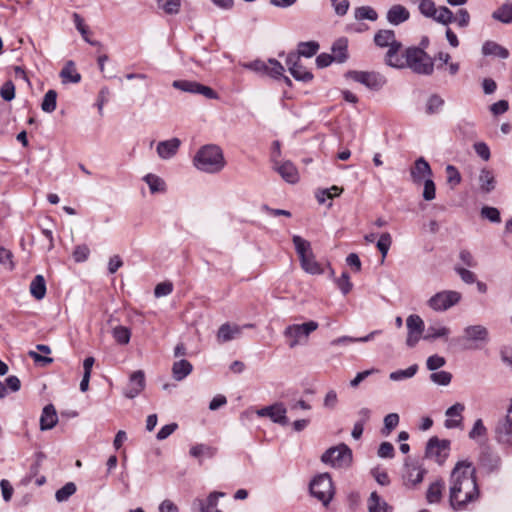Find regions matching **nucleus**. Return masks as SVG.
Here are the masks:
<instances>
[{
	"label": "nucleus",
	"instance_id": "obj_42",
	"mask_svg": "<svg viewBox=\"0 0 512 512\" xmlns=\"http://www.w3.org/2000/svg\"><path fill=\"white\" fill-rule=\"evenodd\" d=\"M318 50L319 44L316 41L301 42L298 45V52L295 54L298 55L299 58L300 56L310 58L314 56Z\"/></svg>",
	"mask_w": 512,
	"mask_h": 512
},
{
	"label": "nucleus",
	"instance_id": "obj_15",
	"mask_svg": "<svg viewBox=\"0 0 512 512\" xmlns=\"http://www.w3.org/2000/svg\"><path fill=\"white\" fill-rule=\"evenodd\" d=\"M287 409L283 403H275L257 410V415L260 417H269L274 423L287 425L289 420L286 416Z\"/></svg>",
	"mask_w": 512,
	"mask_h": 512
},
{
	"label": "nucleus",
	"instance_id": "obj_29",
	"mask_svg": "<svg viewBox=\"0 0 512 512\" xmlns=\"http://www.w3.org/2000/svg\"><path fill=\"white\" fill-rule=\"evenodd\" d=\"M479 186L481 192L488 194L496 187V180L492 171L484 168L479 174Z\"/></svg>",
	"mask_w": 512,
	"mask_h": 512
},
{
	"label": "nucleus",
	"instance_id": "obj_23",
	"mask_svg": "<svg viewBox=\"0 0 512 512\" xmlns=\"http://www.w3.org/2000/svg\"><path fill=\"white\" fill-rule=\"evenodd\" d=\"M495 440L505 448H512V427L499 421L495 427Z\"/></svg>",
	"mask_w": 512,
	"mask_h": 512
},
{
	"label": "nucleus",
	"instance_id": "obj_60",
	"mask_svg": "<svg viewBox=\"0 0 512 512\" xmlns=\"http://www.w3.org/2000/svg\"><path fill=\"white\" fill-rule=\"evenodd\" d=\"M0 95L3 100L5 101H11L15 97V85L12 81H6L1 89H0Z\"/></svg>",
	"mask_w": 512,
	"mask_h": 512
},
{
	"label": "nucleus",
	"instance_id": "obj_48",
	"mask_svg": "<svg viewBox=\"0 0 512 512\" xmlns=\"http://www.w3.org/2000/svg\"><path fill=\"white\" fill-rule=\"evenodd\" d=\"M444 105V99L438 94L431 95L426 103V113L429 115L438 113Z\"/></svg>",
	"mask_w": 512,
	"mask_h": 512
},
{
	"label": "nucleus",
	"instance_id": "obj_25",
	"mask_svg": "<svg viewBox=\"0 0 512 512\" xmlns=\"http://www.w3.org/2000/svg\"><path fill=\"white\" fill-rule=\"evenodd\" d=\"M58 422V416L55 407L52 404L46 405L40 417V429L42 431L52 429Z\"/></svg>",
	"mask_w": 512,
	"mask_h": 512
},
{
	"label": "nucleus",
	"instance_id": "obj_49",
	"mask_svg": "<svg viewBox=\"0 0 512 512\" xmlns=\"http://www.w3.org/2000/svg\"><path fill=\"white\" fill-rule=\"evenodd\" d=\"M76 492V485L72 482L66 483L62 488L56 491L55 498L58 502L68 500Z\"/></svg>",
	"mask_w": 512,
	"mask_h": 512
},
{
	"label": "nucleus",
	"instance_id": "obj_56",
	"mask_svg": "<svg viewBox=\"0 0 512 512\" xmlns=\"http://www.w3.org/2000/svg\"><path fill=\"white\" fill-rule=\"evenodd\" d=\"M445 171L447 176V182L449 185L454 187L461 182V175L455 166L447 165Z\"/></svg>",
	"mask_w": 512,
	"mask_h": 512
},
{
	"label": "nucleus",
	"instance_id": "obj_10",
	"mask_svg": "<svg viewBox=\"0 0 512 512\" xmlns=\"http://www.w3.org/2000/svg\"><path fill=\"white\" fill-rule=\"evenodd\" d=\"M449 450V440H440L437 437H432L427 442L425 455L428 458L434 459L437 463L443 464L446 458L448 457Z\"/></svg>",
	"mask_w": 512,
	"mask_h": 512
},
{
	"label": "nucleus",
	"instance_id": "obj_31",
	"mask_svg": "<svg viewBox=\"0 0 512 512\" xmlns=\"http://www.w3.org/2000/svg\"><path fill=\"white\" fill-rule=\"evenodd\" d=\"M450 334V329L439 323H434L428 326L426 334L423 336L424 340L433 341L438 338H447Z\"/></svg>",
	"mask_w": 512,
	"mask_h": 512
},
{
	"label": "nucleus",
	"instance_id": "obj_63",
	"mask_svg": "<svg viewBox=\"0 0 512 512\" xmlns=\"http://www.w3.org/2000/svg\"><path fill=\"white\" fill-rule=\"evenodd\" d=\"M90 249L87 245H78L75 247L73 257L76 262H84L88 259Z\"/></svg>",
	"mask_w": 512,
	"mask_h": 512
},
{
	"label": "nucleus",
	"instance_id": "obj_1",
	"mask_svg": "<svg viewBox=\"0 0 512 512\" xmlns=\"http://www.w3.org/2000/svg\"><path fill=\"white\" fill-rule=\"evenodd\" d=\"M449 502L455 511L465 510L479 499L476 470L471 462L459 461L450 474Z\"/></svg>",
	"mask_w": 512,
	"mask_h": 512
},
{
	"label": "nucleus",
	"instance_id": "obj_12",
	"mask_svg": "<svg viewBox=\"0 0 512 512\" xmlns=\"http://www.w3.org/2000/svg\"><path fill=\"white\" fill-rule=\"evenodd\" d=\"M172 86L183 92L203 95L207 99H218V94L212 88L196 81L175 80Z\"/></svg>",
	"mask_w": 512,
	"mask_h": 512
},
{
	"label": "nucleus",
	"instance_id": "obj_38",
	"mask_svg": "<svg viewBox=\"0 0 512 512\" xmlns=\"http://www.w3.org/2000/svg\"><path fill=\"white\" fill-rule=\"evenodd\" d=\"M354 18L357 21L369 20L374 22L378 19V13L371 6H360L355 8Z\"/></svg>",
	"mask_w": 512,
	"mask_h": 512
},
{
	"label": "nucleus",
	"instance_id": "obj_57",
	"mask_svg": "<svg viewBox=\"0 0 512 512\" xmlns=\"http://www.w3.org/2000/svg\"><path fill=\"white\" fill-rule=\"evenodd\" d=\"M336 284L344 295L348 294L353 287L347 272H343L342 275L336 279Z\"/></svg>",
	"mask_w": 512,
	"mask_h": 512
},
{
	"label": "nucleus",
	"instance_id": "obj_9",
	"mask_svg": "<svg viewBox=\"0 0 512 512\" xmlns=\"http://www.w3.org/2000/svg\"><path fill=\"white\" fill-rule=\"evenodd\" d=\"M460 300L461 294L459 292L453 290H445L433 295L429 299L428 305L435 311H446L452 306L458 304Z\"/></svg>",
	"mask_w": 512,
	"mask_h": 512
},
{
	"label": "nucleus",
	"instance_id": "obj_21",
	"mask_svg": "<svg viewBox=\"0 0 512 512\" xmlns=\"http://www.w3.org/2000/svg\"><path fill=\"white\" fill-rule=\"evenodd\" d=\"M402 44L400 42H394L388 47V51L385 55V63L393 68H404L406 58L400 54Z\"/></svg>",
	"mask_w": 512,
	"mask_h": 512
},
{
	"label": "nucleus",
	"instance_id": "obj_16",
	"mask_svg": "<svg viewBox=\"0 0 512 512\" xmlns=\"http://www.w3.org/2000/svg\"><path fill=\"white\" fill-rule=\"evenodd\" d=\"M410 176L413 183L421 184L427 178L430 179L433 176V172L429 163L423 157H419L410 169Z\"/></svg>",
	"mask_w": 512,
	"mask_h": 512
},
{
	"label": "nucleus",
	"instance_id": "obj_7",
	"mask_svg": "<svg viewBox=\"0 0 512 512\" xmlns=\"http://www.w3.org/2000/svg\"><path fill=\"white\" fill-rule=\"evenodd\" d=\"M427 470L416 460L406 459L402 474L403 485L408 489H414L422 483Z\"/></svg>",
	"mask_w": 512,
	"mask_h": 512
},
{
	"label": "nucleus",
	"instance_id": "obj_17",
	"mask_svg": "<svg viewBox=\"0 0 512 512\" xmlns=\"http://www.w3.org/2000/svg\"><path fill=\"white\" fill-rule=\"evenodd\" d=\"M145 388V374L142 370L133 372L130 375L129 383L124 390L125 397L133 399Z\"/></svg>",
	"mask_w": 512,
	"mask_h": 512
},
{
	"label": "nucleus",
	"instance_id": "obj_44",
	"mask_svg": "<svg viewBox=\"0 0 512 512\" xmlns=\"http://www.w3.org/2000/svg\"><path fill=\"white\" fill-rule=\"evenodd\" d=\"M216 451L214 447L205 444H197L191 447L189 453L192 457L200 458L201 456L213 457Z\"/></svg>",
	"mask_w": 512,
	"mask_h": 512
},
{
	"label": "nucleus",
	"instance_id": "obj_11",
	"mask_svg": "<svg viewBox=\"0 0 512 512\" xmlns=\"http://www.w3.org/2000/svg\"><path fill=\"white\" fill-rule=\"evenodd\" d=\"M346 76L355 82L361 83L369 89L379 90L386 83L385 78L376 72L349 71Z\"/></svg>",
	"mask_w": 512,
	"mask_h": 512
},
{
	"label": "nucleus",
	"instance_id": "obj_22",
	"mask_svg": "<svg viewBox=\"0 0 512 512\" xmlns=\"http://www.w3.org/2000/svg\"><path fill=\"white\" fill-rule=\"evenodd\" d=\"M180 145V139L171 138L169 140L160 141L157 145L156 151L161 159L167 160L176 155Z\"/></svg>",
	"mask_w": 512,
	"mask_h": 512
},
{
	"label": "nucleus",
	"instance_id": "obj_30",
	"mask_svg": "<svg viewBox=\"0 0 512 512\" xmlns=\"http://www.w3.org/2000/svg\"><path fill=\"white\" fill-rule=\"evenodd\" d=\"M192 370V364L185 359H181L173 363L172 375L176 381H182L192 372Z\"/></svg>",
	"mask_w": 512,
	"mask_h": 512
},
{
	"label": "nucleus",
	"instance_id": "obj_14",
	"mask_svg": "<svg viewBox=\"0 0 512 512\" xmlns=\"http://www.w3.org/2000/svg\"><path fill=\"white\" fill-rule=\"evenodd\" d=\"M286 65L295 80L308 83L313 79V74L300 63V59L295 53L287 55Z\"/></svg>",
	"mask_w": 512,
	"mask_h": 512
},
{
	"label": "nucleus",
	"instance_id": "obj_34",
	"mask_svg": "<svg viewBox=\"0 0 512 512\" xmlns=\"http://www.w3.org/2000/svg\"><path fill=\"white\" fill-rule=\"evenodd\" d=\"M348 42L345 38L338 39L332 46V56L335 62L344 63L348 59Z\"/></svg>",
	"mask_w": 512,
	"mask_h": 512
},
{
	"label": "nucleus",
	"instance_id": "obj_33",
	"mask_svg": "<svg viewBox=\"0 0 512 512\" xmlns=\"http://www.w3.org/2000/svg\"><path fill=\"white\" fill-rule=\"evenodd\" d=\"M63 83H78L81 75L77 72L73 61H68L60 72Z\"/></svg>",
	"mask_w": 512,
	"mask_h": 512
},
{
	"label": "nucleus",
	"instance_id": "obj_54",
	"mask_svg": "<svg viewBox=\"0 0 512 512\" xmlns=\"http://www.w3.org/2000/svg\"><path fill=\"white\" fill-rule=\"evenodd\" d=\"M430 380L432 382H434L435 384L447 386L450 384V382L452 380V374L447 371L433 372L430 375Z\"/></svg>",
	"mask_w": 512,
	"mask_h": 512
},
{
	"label": "nucleus",
	"instance_id": "obj_20",
	"mask_svg": "<svg viewBox=\"0 0 512 512\" xmlns=\"http://www.w3.org/2000/svg\"><path fill=\"white\" fill-rule=\"evenodd\" d=\"M253 324H246L243 327L238 325H231L229 323L222 324L217 332V341L219 343H226L231 341L237 337H239L242 333L243 328H252Z\"/></svg>",
	"mask_w": 512,
	"mask_h": 512
},
{
	"label": "nucleus",
	"instance_id": "obj_18",
	"mask_svg": "<svg viewBox=\"0 0 512 512\" xmlns=\"http://www.w3.org/2000/svg\"><path fill=\"white\" fill-rule=\"evenodd\" d=\"M463 338L468 342L487 344L489 342L488 329L483 325H470L464 328Z\"/></svg>",
	"mask_w": 512,
	"mask_h": 512
},
{
	"label": "nucleus",
	"instance_id": "obj_37",
	"mask_svg": "<svg viewBox=\"0 0 512 512\" xmlns=\"http://www.w3.org/2000/svg\"><path fill=\"white\" fill-rule=\"evenodd\" d=\"M143 180L149 186V190L152 194L164 193L166 191L165 181L155 174H147L144 176Z\"/></svg>",
	"mask_w": 512,
	"mask_h": 512
},
{
	"label": "nucleus",
	"instance_id": "obj_28",
	"mask_svg": "<svg viewBox=\"0 0 512 512\" xmlns=\"http://www.w3.org/2000/svg\"><path fill=\"white\" fill-rule=\"evenodd\" d=\"M380 333H381V330H374L363 337L341 336L336 339H333L330 342V344L332 346H339V345H347V344L357 343V342L365 343V342L373 340L374 337Z\"/></svg>",
	"mask_w": 512,
	"mask_h": 512
},
{
	"label": "nucleus",
	"instance_id": "obj_50",
	"mask_svg": "<svg viewBox=\"0 0 512 512\" xmlns=\"http://www.w3.org/2000/svg\"><path fill=\"white\" fill-rule=\"evenodd\" d=\"M482 218L489 220L492 223H500L501 217L500 212L495 207L483 206L480 211Z\"/></svg>",
	"mask_w": 512,
	"mask_h": 512
},
{
	"label": "nucleus",
	"instance_id": "obj_40",
	"mask_svg": "<svg viewBox=\"0 0 512 512\" xmlns=\"http://www.w3.org/2000/svg\"><path fill=\"white\" fill-rule=\"evenodd\" d=\"M492 18L502 23L512 22V4H503L492 13Z\"/></svg>",
	"mask_w": 512,
	"mask_h": 512
},
{
	"label": "nucleus",
	"instance_id": "obj_45",
	"mask_svg": "<svg viewBox=\"0 0 512 512\" xmlns=\"http://www.w3.org/2000/svg\"><path fill=\"white\" fill-rule=\"evenodd\" d=\"M112 335L115 341L120 345H126L131 338V331L125 326H116L112 330Z\"/></svg>",
	"mask_w": 512,
	"mask_h": 512
},
{
	"label": "nucleus",
	"instance_id": "obj_58",
	"mask_svg": "<svg viewBox=\"0 0 512 512\" xmlns=\"http://www.w3.org/2000/svg\"><path fill=\"white\" fill-rule=\"evenodd\" d=\"M453 22H456L457 26L459 28H466L469 26L470 24V14L469 12L467 11V9H459L457 11V14L456 16H454V21Z\"/></svg>",
	"mask_w": 512,
	"mask_h": 512
},
{
	"label": "nucleus",
	"instance_id": "obj_62",
	"mask_svg": "<svg viewBox=\"0 0 512 512\" xmlns=\"http://www.w3.org/2000/svg\"><path fill=\"white\" fill-rule=\"evenodd\" d=\"M436 8L437 7L432 0H426L418 6L420 13L427 18H432L434 16Z\"/></svg>",
	"mask_w": 512,
	"mask_h": 512
},
{
	"label": "nucleus",
	"instance_id": "obj_26",
	"mask_svg": "<svg viewBox=\"0 0 512 512\" xmlns=\"http://www.w3.org/2000/svg\"><path fill=\"white\" fill-rule=\"evenodd\" d=\"M482 54L484 56H494L500 59H507L510 55L508 49L491 40L483 43Z\"/></svg>",
	"mask_w": 512,
	"mask_h": 512
},
{
	"label": "nucleus",
	"instance_id": "obj_13",
	"mask_svg": "<svg viewBox=\"0 0 512 512\" xmlns=\"http://www.w3.org/2000/svg\"><path fill=\"white\" fill-rule=\"evenodd\" d=\"M406 326L408 330L406 344L408 347L412 348L421 339L422 333L425 328L424 321L419 315L412 314L407 317Z\"/></svg>",
	"mask_w": 512,
	"mask_h": 512
},
{
	"label": "nucleus",
	"instance_id": "obj_59",
	"mask_svg": "<svg viewBox=\"0 0 512 512\" xmlns=\"http://www.w3.org/2000/svg\"><path fill=\"white\" fill-rule=\"evenodd\" d=\"M424 183V190H423V198L426 200V201H431L433 199H435V196H436V187H435V183L434 181L432 180V177L429 179L427 178L425 181H423Z\"/></svg>",
	"mask_w": 512,
	"mask_h": 512
},
{
	"label": "nucleus",
	"instance_id": "obj_51",
	"mask_svg": "<svg viewBox=\"0 0 512 512\" xmlns=\"http://www.w3.org/2000/svg\"><path fill=\"white\" fill-rule=\"evenodd\" d=\"M399 415L397 413H389L384 417V428L382 430L383 434L388 435L394 430L399 424Z\"/></svg>",
	"mask_w": 512,
	"mask_h": 512
},
{
	"label": "nucleus",
	"instance_id": "obj_35",
	"mask_svg": "<svg viewBox=\"0 0 512 512\" xmlns=\"http://www.w3.org/2000/svg\"><path fill=\"white\" fill-rule=\"evenodd\" d=\"M30 293L37 299L41 300L46 295V282L42 275H36L30 283Z\"/></svg>",
	"mask_w": 512,
	"mask_h": 512
},
{
	"label": "nucleus",
	"instance_id": "obj_6",
	"mask_svg": "<svg viewBox=\"0 0 512 512\" xmlns=\"http://www.w3.org/2000/svg\"><path fill=\"white\" fill-rule=\"evenodd\" d=\"M321 461L334 468L349 467L352 462V450L346 444H339L326 450Z\"/></svg>",
	"mask_w": 512,
	"mask_h": 512
},
{
	"label": "nucleus",
	"instance_id": "obj_47",
	"mask_svg": "<svg viewBox=\"0 0 512 512\" xmlns=\"http://www.w3.org/2000/svg\"><path fill=\"white\" fill-rule=\"evenodd\" d=\"M417 370L418 366L413 364L407 369L391 372L389 378L392 381H402L404 379L412 378L417 373Z\"/></svg>",
	"mask_w": 512,
	"mask_h": 512
},
{
	"label": "nucleus",
	"instance_id": "obj_64",
	"mask_svg": "<svg viewBox=\"0 0 512 512\" xmlns=\"http://www.w3.org/2000/svg\"><path fill=\"white\" fill-rule=\"evenodd\" d=\"M330 2L338 16H344L347 14L350 7V2L348 0H330Z\"/></svg>",
	"mask_w": 512,
	"mask_h": 512
},
{
	"label": "nucleus",
	"instance_id": "obj_24",
	"mask_svg": "<svg viewBox=\"0 0 512 512\" xmlns=\"http://www.w3.org/2000/svg\"><path fill=\"white\" fill-rule=\"evenodd\" d=\"M410 17L409 11L400 4L393 5L388 11H387V21L392 25H400L401 23H404L407 21Z\"/></svg>",
	"mask_w": 512,
	"mask_h": 512
},
{
	"label": "nucleus",
	"instance_id": "obj_52",
	"mask_svg": "<svg viewBox=\"0 0 512 512\" xmlns=\"http://www.w3.org/2000/svg\"><path fill=\"white\" fill-rule=\"evenodd\" d=\"M486 435L487 429L484 426L483 421L481 419H477L469 432V438L472 440H478L479 438L486 437Z\"/></svg>",
	"mask_w": 512,
	"mask_h": 512
},
{
	"label": "nucleus",
	"instance_id": "obj_55",
	"mask_svg": "<svg viewBox=\"0 0 512 512\" xmlns=\"http://www.w3.org/2000/svg\"><path fill=\"white\" fill-rule=\"evenodd\" d=\"M284 66L276 59L268 60L267 75L273 78H279L283 76Z\"/></svg>",
	"mask_w": 512,
	"mask_h": 512
},
{
	"label": "nucleus",
	"instance_id": "obj_43",
	"mask_svg": "<svg viewBox=\"0 0 512 512\" xmlns=\"http://www.w3.org/2000/svg\"><path fill=\"white\" fill-rule=\"evenodd\" d=\"M73 20H74L76 29L79 31V33L81 34V36L87 43H89L92 46L99 45L98 41H92L89 39V37H88L89 29L85 25L83 18L78 13L73 14Z\"/></svg>",
	"mask_w": 512,
	"mask_h": 512
},
{
	"label": "nucleus",
	"instance_id": "obj_4",
	"mask_svg": "<svg viewBox=\"0 0 512 512\" xmlns=\"http://www.w3.org/2000/svg\"><path fill=\"white\" fill-rule=\"evenodd\" d=\"M405 67L421 75H431L434 71L432 58L419 47H410L405 51Z\"/></svg>",
	"mask_w": 512,
	"mask_h": 512
},
{
	"label": "nucleus",
	"instance_id": "obj_36",
	"mask_svg": "<svg viewBox=\"0 0 512 512\" xmlns=\"http://www.w3.org/2000/svg\"><path fill=\"white\" fill-rule=\"evenodd\" d=\"M374 42L379 47H389L394 42H398L395 38L393 30L382 29L379 30L374 36Z\"/></svg>",
	"mask_w": 512,
	"mask_h": 512
},
{
	"label": "nucleus",
	"instance_id": "obj_61",
	"mask_svg": "<svg viewBox=\"0 0 512 512\" xmlns=\"http://www.w3.org/2000/svg\"><path fill=\"white\" fill-rule=\"evenodd\" d=\"M446 364V360L444 357L439 356L437 354L428 357L426 361L427 369L430 371H435Z\"/></svg>",
	"mask_w": 512,
	"mask_h": 512
},
{
	"label": "nucleus",
	"instance_id": "obj_46",
	"mask_svg": "<svg viewBox=\"0 0 512 512\" xmlns=\"http://www.w3.org/2000/svg\"><path fill=\"white\" fill-rule=\"evenodd\" d=\"M160 9L166 14L174 15L179 13L181 0H155Z\"/></svg>",
	"mask_w": 512,
	"mask_h": 512
},
{
	"label": "nucleus",
	"instance_id": "obj_27",
	"mask_svg": "<svg viewBox=\"0 0 512 512\" xmlns=\"http://www.w3.org/2000/svg\"><path fill=\"white\" fill-rule=\"evenodd\" d=\"M445 483L442 479L432 482L426 492V500L429 504L439 503L442 499Z\"/></svg>",
	"mask_w": 512,
	"mask_h": 512
},
{
	"label": "nucleus",
	"instance_id": "obj_5",
	"mask_svg": "<svg viewBox=\"0 0 512 512\" xmlns=\"http://www.w3.org/2000/svg\"><path fill=\"white\" fill-rule=\"evenodd\" d=\"M310 493L327 506L333 498L334 487L331 476L328 473H322L315 476L309 485Z\"/></svg>",
	"mask_w": 512,
	"mask_h": 512
},
{
	"label": "nucleus",
	"instance_id": "obj_53",
	"mask_svg": "<svg viewBox=\"0 0 512 512\" xmlns=\"http://www.w3.org/2000/svg\"><path fill=\"white\" fill-rule=\"evenodd\" d=\"M392 244V237L391 235L386 232L381 234L377 241V248L380 251L382 258L384 259L390 249V246Z\"/></svg>",
	"mask_w": 512,
	"mask_h": 512
},
{
	"label": "nucleus",
	"instance_id": "obj_41",
	"mask_svg": "<svg viewBox=\"0 0 512 512\" xmlns=\"http://www.w3.org/2000/svg\"><path fill=\"white\" fill-rule=\"evenodd\" d=\"M57 107V92L53 89L48 90L41 103V109L46 113H52Z\"/></svg>",
	"mask_w": 512,
	"mask_h": 512
},
{
	"label": "nucleus",
	"instance_id": "obj_19",
	"mask_svg": "<svg viewBox=\"0 0 512 512\" xmlns=\"http://www.w3.org/2000/svg\"><path fill=\"white\" fill-rule=\"evenodd\" d=\"M273 168L288 183L295 184L299 181V173L295 165L290 161L281 162L274 160Z\"/></svg>",
	"mask_w": 512,
	"mask_h": 512
},
{
	"label": "nucleus",
	"instance_id": "obj_2",
	"mask_svg": "<svg viewBox=\"0 0 512 512\" xmlns=\"http://www.w3.org/2000/svg\"><path fill=\"white\" fill-rule=\"evenodd\" d=\"M193 164L198 170L213 174L220 172L224 168L225 159L219 146L208 144L196 152Z\"/></svg>",
	"mask_w": 512,
	"mask_h": 512
},
{
	"label": "nucleus",
	"instance_id": "obj_3",
	"mask_svg": "<svg viewBox=\"0 0 512 512\" xmlns=\"http://www.w3.org/2000/svg\"><path fill=\"white\" fill-rule=\"evenodd\" d=\"M292 241L299 256L301 268L311 275L322 274L324 270L317 262L310 242L298 235H294Z\"/></svg>",
	"mask_w": 512,
	"mask_h": 512
},
{
	"label": "nucleus",
	"instance_id": "obj_32",
	"mask_svg": "<svg viewBox=\"0 0 512 512\" xmlns=\"http://www.w3.org/2000/svg\"><path fill=\"white\" fill-rule=\"evenodd\" d=\"M367 506L369 512H391L392 508L383 500L377 492H372L368 498Z\"/></svg>",
	"mask_w": 512,
	"mask_h": 512
},
{
	"label": "nucleus",
	"instance_id": "obj_39",
	"mask_svg": "<svg viewBox=\"0 0 512 512\" xmlns=\"http://www.w3.org/2000/svg\"><path fill=\"white\" fill-rule=\"evenodd\" d=\"M431 19L447 26L454 21V14L448 7L440 6L436 8V13Z\"/></svg>",
	"mask_w": 512,
	"mask_h": 512
},
{
	"label": "nucleus",
	"instance_id": "obj_8",
	"mask_svg": "<svg viewBox=\"0 0 512 512\" xmlns=\"http://www.w3.org/2000/svg\"><path fill=\"white\" fill-rule=\"evenodd\" d=\"M318 323L315 321H308L303 324H292L285 328L284 336L288 338L289 347L294 348L299 345L303 339L308 338V336L317 330Z\"/></svg>",
	"mask_w": 512,
	"mask_h": 512
}]
</instances>
